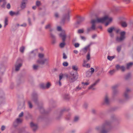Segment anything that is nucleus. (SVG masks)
Wrapping results in <instances>:
<instances>
[{
  "label": "nucleus",
  "instance_id": "50",
  "mask_svg": "<svg viewBox=\"0 0 133 133\" xmlns=\"http://www.w3.org/2000/svg\"><path fill=\"white\" fill-rule=\"evenodd\" d=\"M57 30L58 31H62V30L60 26H58L57 28Z\"/></svg>",
  "mask_w": 133,
  "mask_h": 133
},
{
  "label": "nucleus",
  "instance_id": "33",
  "mask_svg": "<svg viewBox=\"0 0 133 133\" xmlns=\"http://www.w3.org/2000/svg\"><path fill=\"white\" fill-rule=\"evenodd\" d=\"M63 66H67L68 65V63L67 62H64L63 63Z\"/></svg>",
  "mask_w": 133,
  "mask_h": 133
},
{
  "label": "nucleus",
  "instance_id": "18",
  "mask_svg": "<svg viewBox=\"0 0 133 133\" xmlns=\"http://www.w3.org/2000/svg\"><path fill=\"white\" fill-rule=\"evenodd\" d=\"M32 101L35 102V103H36L37 101V99L36 95H32Z\"/></svg>",
  "mask_w": 133,
  "mask_h": 133
},
{
  "label": "nucleus",
  "instance_id": "58",
  "mask_svg": "<svg viewBox=\"0 0 133 133\" xmlns=\"http://www.w3.org/2000/svg\"><path fill=\"white\" fill-rule=\"evenodd\" d=\"M124 1L127 3H129L131 0H124Z\"/></svg>",
  "mask_w": 133,
  "mask_h": 133
},
{
  "label": "nucleus",
  "instance_id": "14",
  "mask_svg": "<svg viewBox=\"0 0 133 133\" xmlns=\"http://www.w3.org/2000/svg\"><path fill=\"white\" fill-rule=\"evenodd\" d=\"M71 12L70 11H68L67 14L64 15L63 16V20H67V21H69V13Z\"/></svg>",
  "mask_w": 133,
  "mask_h": 133
},
{
  "label": "nucleus",
  "instance_id": "57",
  "mask_svg": "<svg viewBox=\"0 0 133 133\" xmlns=\"http://www.w3.org/2000/svg\"><path fill=\"white\" fill-rule=\"evenodd\" d=\"M80 37H81V39L85 41L86 39L85 38L84 36H81Z\"/></svg>",
  "mask_w": 133,
  "mask_h": 133
},
{
  "label": "nucleus",
  "instance_id": "36",
  "mask_svg": "<svg viewBox=\"0 0 133 133\" xmlns=\"http://www.w3.org/2000/svg\"><path fill=\"white\" fill-rule=\"evenodd\" d=\"M41 4V2L39 1H37L36 2V5L37 6H39Z\"/></svg>",
  "mask_w": 133,
  "mask_h": 133
},
{
  "label": "nucleus",
  "instance_id": "5",
  "mask_svg": "<svg viewBox=\"0 0 133 133\" xmlns=\"http://www.w3.org/2000/svg\"><path fill=\"white\" fill-rule=\"evenodd\" d=\"M59 36L62 39L63 41H65L66 38V35L65 31L64 30H62L60 33L59 34Z\"/></svg>",
  "mask_w": 133,
  "mask_h": 133
},
{
  "label": "nucleus",
  "instance_id": "41",
  "mask_svg": "<svg viewBox=\"0 0 133 133\" xmlns=\"http://www.w3.org/2000/svg\"><path fill=\"white\" fill-rule=\"evenodd\" d=\"M44 54H39L38 57L40 58H42L44 57Z\"/></svg>",
  "mask_w": 133,
  "mask_h": 133
},
{
  "label": "nucleus",
  "instance_id": "24",
  "mask_svg": "<svg viewBox=\"0 0 133 133\" xmlns=\"http://www.w3.org/2000/svg\"><path fill=\"white\" fill-rule=\"evenodd\" d=\"M81 88L80 87L79 85L76 88L74 89V91H78L81 90Z\"/></svg>",
  "mask_w": 133,
  "mask_h": 133
},
{
  "label": "nucleus",
  "instance_id": "59",
  "mask_svg": "<svg viewBox=\"0 0 133 133\" xmlns=\"http://www.w3.org/2000/svg\"><path fill=\"white\" fill-rule=\"evenodd\" d=\"M96 36L97 35L95 34L92 36V37L93 39H94Z\"/></svg>",
  "mask_w": 133,
  "mask_h": 133
},
{
  "label": "nucleus",
  "instance_id": "40",
  "mask_svg": "<svg viewBox=\"0 0 133 133\" xmlns=\"http://www.w3.org/2000/svg\"><path fill=\"white\" fill-rule=\"evenodd\" d=\"M116 68L117 70L121 69V66H119V65H117L116 66Z\"/></svg>",
  "mask_w": 133,
  "mask_h": 133
},
{
  "label": "nucleus",
  "instance_id": "27",
  "mask_svg": "<svg viewBox=\"0 0 133 133\" xmlns=\"http://www.w3.org/2000/svg\"><path fill=\"white\" fill-rule=\"evenodd\" d=\"M86 58L87 59L88 61L90 60V53L89 52H88V54Z\"/></svg>",
  "mask_w": 133,
  "mask_h": 133
},
{
  "label": "nucleus",
  "instance_id": "28",
  "mask_svg": "<svg viewBox=\"0 0 133 133\" xmlns=\"http://www.w3.org/2000/svg\"><path fill=\"white\" fill-rule=\"evenodd\" d=\"M84 32V30L83 29H79L78 30V32L79 34L83 33Z\"/></svg>",
  "mask_w": 133,
  "mask_h": 133
},
{
  "label": "nucleus",
  "instance_id": "62",
  "mask_svg": "<svg viewBox=\"0 0 133 133\" xmlns=\"http://www.w3.org/2000/svg\"><path fill=\"white\" fill-rule=\"evenodd\" d=\"M26 23H24L23 24L21 25L20 26H21L25 27L26 26Z\"/></svg>",
  "mask_w": 133,
  "mask_h": 133
},
{
  "label": "nucleus",
  "instance_id": "55",
  "mask_svg": "<svg viewBox=\"0 0 133 133\" xmlns=\"http://www.w3.org/2000/svg\"><path fill=\"white\" fill-rule=\"evenodd\" d=\"M6 7L8 9H9L10 8V5L9 3H8L6 5Z\"/></svg>",
  "mask_w": 133,
  "mask_h": 133
},
{
  "label": "nucleus",
  "instance_id": "46",
  "mask_svg": "<svg viewBox=\"0 0 133 133\" xmlns=\"http://www.w3.org/2000/svg\"><path fill=\"white\" fill-rule=\"evenodd\" d=\"M92 30V29H91V27L88 28H87V32L88 33L90 31H91Z\"/></svg>",
  "mask_w": 133,
  "mask_h": 133
},
{
  "label": "nucleus",
  "instance_id": "15",
  "mask_svg": "<svg viewBox=\"0 0 133 133\" xmlns=\"http://www.w3.org/2000/svg\"><path fill=\"white\" fill-rule=\"evenodd\" d=\"M104 101L106 104H108L110 103V100L107 95H106L105 97Z\"/></svg>",
  "mask_w": 133,
  "mask_h": 133
},
{
  "label": "nucleus",
  "instance_id": "26",
  "mask_svg": "<svg viewBox=\"0 0 133 133\" xmlns=\"http://www.w3.org/2000/svg\"><path fill=\"white\" fill-rule=\"evenodd\" d=\"M133 65V63L130 62L127 64V69H129Z\"/></svg>",
  "mask_w": 133,
  "mask_h": 133
},
{
  "label": "nucleus",
  "instance_id": "22",
  "mask_svg": "<svg viewBox=\"0 0 133 133\" xmlns=\"http://www.w3.org/2000/svg\"><path fill=\"white\" fill-rule=\"evenodd\" d=\"M114 29V27H111L108 29V31L109 33H111Z\"/></svg>",
  "mask_w": 133,
  "mask_h": 133
},
{
  "label": "nucleus",
  "instance_id": "64",
  "mask_svg": "<svg viewBox=\"0 0 133 133\" xmlns=\"http://www.w3.org/2000/svg\"><path fill=\"white\" fill-rule=\"evenodd\" d=\"M74 52L75 54H77L78 53V51L77 50H74Z\"/></svg>",
  "mask_w": 133,
  "mask_h": 133
},
{
  "label": "nucleus",
  "instance_id": "8",
  "mask_svg": "<svg viewBox=\"0 0 133 133\" xmlns=\"http://www.w3.org/2000/svg\"><path fill=\"white\" fill-rule=\"evenodd\" d=\"M22 120L20 118H17L14 122L13 125L14 126L16 127L21 123L22 122Z\"/></svg>",
  "mask_w": 133,
  "mask_h": 133
},
{
  "label": "nucleus",
  "instance_id": "12",
  "mask_svg": "<svg viewBox=\"0 0 133 133\" xmlns=\"http://www.w3.org/2000/svg\"><path fill=\"white\" fill-rule=\"evenodd\" d=\"M99 80L96 81L94 83L91 85L88 88L89 90H94L95 89V86L99 82Z\"/></svg>",
  "mask_w": 133,
  "mask_h": 133
},
{
  "label": "nucleus",
  "instance_id": "7",
  "mask_svg": "<svg viewBox=\"0 0 133 133\" xmlns=\"http://www.w3.org/2000/svg\"><path fill=\"white\" fill-rule=\"evenodd\" d=\"M49 62L48 58H45L43 60L39 59L37 60V62L41 64H44L45 63H48Z\"/></svg>",
  "mask_w": 133,
  "mask_h": 133
},
{
  "label": "nucleus",
  "instance_id": "32",
  "mask_svg": "<svg viewBox=\"0 0 133 133\" xmlns=\"http://www.w3.org/2000/svg\"><path fill=\"white\" fill-rule=\"evenodd\" d=\"M10 15L11 16H13L15 15V12L12 11H10L9 12Z\"/></svg>",
  "mask_w": 133,
  "mask_h": 133
},
{
  "label": "nucleus",
  "instance_id": "3",
  "mask_svg": "<svg viewBox=\"0 0 133 133\" xmlns=\"http://www.w3.org/2000/svg\"><path fill=\"white\" fill-rule=\"evenodd\" d=\"M65 76L68 78L69 81L70 83L74 82L77 79V76L76 74H75L74 71H72L69 75L65 74Z\"/></svg>",
  "mask_w": 133,
  "mask_h": 133
},
{
  "label": "nucleus",
  "instance_id": "63",
  "mask_svg": "<svg viewBox=\"0 0 133 133\" xmlns=\"http://www.w3.org/2000/svg\"><path fill=\"white\" fill-rule=\"evenodd\" d=\"M19 11H17V12H15V15H17L19 14Z\"/></svg>",
  "mask_w": 133,
  "mask_h": 133
},
{
  "label": "nucleus",
  "instance_id": "49",
  "mask_svg": "<svg viewBox=\"0 0 133 133\" xmlns=\"http://www.w3.org/2000/svg\"><path fill=\"white\" fill-rule=\"evenodd\" d=\"M122 71H124L125 69V67L123 66H121V69Z\"/></svg>",
  "mask_w": 133,
  "mask_h": 133
},
{
  "label": "nucleus",
  "instance_id": "9",
  "mask_svg": "<svg viewBox=\"0 0 133 133\" xmlns=\"http://www.w3.org/2000/svg\"><path fill=\"white\" fill-rule=\"evenodd\" d=\"M22 64L21 63H18L17 62L15 65V70L16 71H18L20 67L22 66Z\"/></svg>",
  "mask_w": 133,
  "mask_h": 133
},
{
  "label": "nucleus",
  "instance_id": "10",
  "mask_svg": "<svg viewBox=\"0 0 133 133\" xmlns=\"http://www.w3.org/2000/svg\"><path fill=\"white\" fill-rule=\"evenodd\" d=\"M130 91V89H129L127 88L126 89L125 92H124V98L126 99H128L129 98V97L128 95V93Z\"/></svg>",
  "mask_w": 133,
  "mask_h": 133
},
{
  "label": "nucleus",
  "instance_id": "16",
  "mask_svg": "<svg viewBox=\"0 0 133 133\" xmlns=\"http://www.w3.org/2000/svg\"><path fill=\"white\" fill-rule=\"evenodd\" d=\"M6 3V2L5 0H0V4L2 5V7H4Z\"/></svg>",
  "mask_w": 133,
  "mask_h": 133
},
{
  "label": "nucleus",
  "instance_id": "6",
  "mask_svg": "<svg viewBox=\"0 0 133 133\" xmlns=\"http://www.w3.org/2000/svg\"><path fill=\"white\" fill-rule=\"evenodd\" d=\"M51 24H48L45 26V29H49V31L50 32V34L51 37L53 38H55V36L51 33V32L53 30V29L51 28Z\"/></svg>",
  "mask_w": 133,
  "mask_h": 133
},
{
  "label": "nucleus",
  "instance_id": "53",
  "mask_svg": "<svg viewBox=\"0 0 133 133\" xmlns=\"http://www.w3.org/2000/svg\"><path fill=\"white\" fill-rule=\"evenodd\" d=\"M23 112H22L19 115V117H22L23 115Z\"/></svg>",
  "mask_w": 133,
  "mask_h": 133
},
{
  "label": "nucleus",
  "instance_id": "20",
  "mask_svg": "<svg viewBox=\"0 0 133 133\" xmlns=\"http://www.w3.org/2000/svg\"><path fill=\"white\" fill-rule=\"evenodd\" d=\"M8 24V20L7 17H6L4 21V27H5Z\"/></svg>",
  "mask_w": 133,
  "mask_h": 133
},
{
  "label": "nucleus",
  "instance_id": "43",
  "mask_svg": "<svg viewBox=\"0 0 133 133\" xmlns=\"http://www.w3.org/2000/svg\"><path fill=\"white\" fill-rule=\"evenodd\" d=\"M89 83H90L89 82H85V83L83 82L82 83V84H83L84 85H88L89 84Z\"/></svg>",
  "mask_w": 133,
  "mask_h": 133
},
{
  "label": "nucleus",
  "instance_id": "1",
  "mask_svg": "<svg viewBox=\"0 0 133 133\" xmlns=\"http://www.w3.org/2000/svg\"><path fill=\"white\" fill-rule=\"evenodd\" d=\"M112 17H109L108 15L105 16L102 18H97L96 19H93L91 20V23L92 25L91 27L92 30H95L96 28L95 24L97 23L105 22V25L107 26L112 22Z\"/></svg>",
  "mask_w": 133,
  "mask_h": 133
},
{
  "label": "nucleus",
  "instance_id": "51",
  "mask_svg": "<svg viewBox=\"0 0 133 133\" xmlns=\"http://www.w3.org/2000/svg\"><path fill=\"white\" fill-rule=\"evenodd\" d=\"M88 105L87 103H85L83 105V107L84 108H86L88 107Z\"/></svg>",
  "mask_w": 133,
  "mask_h": 133
},
{
  "label": "nucleus",
  "instance_id": "61",
  "mask_svg": "<svg viewBox=\"0 0 133 133\" xmlns=\"http://www.w3.org/2000/svg\"><path fill=\"white\" fill-rule=\"evenodd\" d=\"M28 21L29 23V25H31V20L30 18H28Z\"/></svg>",
  "mask_w": 133,
  "mask_h": 133
},
{
  "label": "nucleus",
  "instance_id": "34",
  "mask_svg": "<svg viewBox=\"0 0 133 133\" xmlns=\"http://www.w3.org/2000/svg\"><path fill=\"white\" fill-rule=\"evenodd\" d=\"M28 104L30 108H31L32 107V105L31 104V102L30 101L28 102Z\"/></svg>",
  "mask_w": 133,
  "mask_h": 133
},
{
  "label": "nucleus",
  "instance_id": "44",
  "mask_svg": "<svg viewBox=\"0 0 133 133\" xmlns=\"http://www.w3.org/2000/svg\"><path fill=\"white\" fill-rule=\"evenodd\" d=\"M38 67V66L37 65H34L33 66V68L34 70H36Z\"/></svg>",
  "mask_w": 133,
  "mask_h": 133
},
{
  "label": "nucleus",
  "instance_id": "35",
  "mask_svg": "<svg viewBox=\"0 0 133 133\" xmlns=\"http://www.w3.org/2000/svg\"><path fill=\"white\" fill-rule=\"evenodd\" d=\"M79 117L77 116H76L74 118V121L76 122L77 121L79 120Z\"/></svg>",
  "mask_w": 133,
  "mask_h": 133
},
{
  "label": "nucleus",
  "instance_id": "47",
  "mask_svg": "<svg viewBox=\"0 0 133 133\" xmlns=\"http://www.w3.org/2000/svg\"><path fill=\"white\" fill-rule=\"evenodd\" d=\"M79 44L78 43H75L74 44V46L76 48L78 47L79 46Z\"/></svg>",
  "mask_w": 133,
  "mask_h": 133
},
{
  "label": "nucleus",
  "instance_id": "54",
  "mask_svg": "<svg viewBox=\"0 0 133 133\" xmlns=\"http://www.w3.org/2000/svg\"><path fill=\"white\" fill-rule=\"evenodd\" d=\"M95 44V43L93 42H91L88 45L89 47L92 44Z\"/></svg>",
  "mask_w": 133,
  "mask_h": 133
},
{
  "label": "nucleus",
  "instance_id": "38",
  "mask_svg": "<svg viewBox=\"0 0 133 133\" xmlns=\"http://www.w3.org/2000/svg\"><path fill=\"white\" fill-rule=\"evenodd\" d=\"M107 58L108 59L111 61L114 58V56H108Z\"/></svg>",
  "mask_w": 133,
  "mask_h": 133
},
{
  "label": "nucleus",
  "instance_id": "42",
  "mask_svg": "<svg viewBox=\"0 0 133 133\" xmlns=\"http://www.w3.org/2000/svg\"><path fill=\"white\" fill-rule=\"evenodd\" d=\"M121 46H118L117 47V51L118 52H119L121 50Z\"/></svg>",
  "mask_w": 133,
  "mask_h": 133
},
{
  "label": "nucleus",
  "instance_id": "39",
  "mask_svg": "<svg viewBox=\"0 0 133 133\" xmlns=\"http://www.w3.org/2000/svg\"><path fill=\"white\" fill-rule=\"evenodd\" d=\"M61 81H59V80L58 82H56V84L57 85H59V86H61L62 85V83L61 82Z\"/></svg>",
  "mask_w": 133,
  "mask_h": 133
},
{
  "label": "nucleus",
  "instance_id": "11",
  "mask_svg": "<svg viewBox=\"0 0 133 133\" xmlns=\"http://www.w3.org/2000/svg\"><path fill=\"white\" fill-rule=\"evenodd\" d=\"M28 0H23L21 5V9H23L25 8L26 6V4L27 3Z\"/></svg>",
  "mask_w": 133,
  "mask_h": 133
},
{
  "label": "nucleus",
  "instance_id": "17",
  "mask_svg": "<svg viewBox=\"0 0 133 133\" xmlns=\"http://www.w3.org/2000/svg\"><path fill=\"white\" fill-rule=\"evenodd\" d=\"M121 26L123 27H126L127 26V23L125 21H122L121 23Z\"/></svg>",
  "mask_w": 133,
  "mask_h": 133
},
{
  "label": "nucleus",
  "instance_id": "48",
  "mask_svg": "<svg viewBox=\"0 0 133 133\" xmlns=\"http://www.w3.org/2000/svg\"><path fill=\"white\" fill-rule=\"evenodd\" d=\"M5 126L2 125L1 127V130L2 131H4L5 129Z\"/></svg>",
  "mask_w": 133,
  "mask_h": 133
},
{
  "label": "nucleus",
  "instance_id": "31",
  "mask_svg": "<svg viewBox=\"0 0 133 133\" xmlns=\"http://www.w3.org/2000/svg\"><path fill=\"white\" fill-rule=\"evenodd\" d=\"M89 47H88V46L87 45V46H86V47H85L83 49V51L85 52H86L87 51V49H88V48H89Z\"/></svg>",
  "mask_w": 133,
  "mask_h": 133
},
{
  "label": "nucleus",
  "instance_id": "19",
  "mask_svg": "<svg viewBox=\"0 0 133 133\" xmlns=\"http://www.w3.org/2000/svg\"><path fill=\"white\" fill-rule=\"evenodd\" d=\"M92 75V74L89 71H87L86 73V76L87 77H90Z\"/></svg>",
  "mask_w": 133,
  "mask_h": 133
},
{
  "label": "nucleus",
  "instance_id": "30",
  "mask_svg": "<svg viewBox=\"0 0 133 133\" xmlns=\"http://www.w3.org/2000/svg\"><path fill=\"white\" fill-rule=\"evenodd\" d=\"M25 49V48L24 46H22L20 48V51L22 52H23Z\"/></svg>",
  "mask_w": 133,
  "mask_h": 133
},
{
  "label": "nucleus",
  "instance_id": "25",
  "mask_svg": "<svg viewBox=\"0 0 133 133\" xmlns=\"http://www.w3.org/2000/svg\"><path fill=\"white\" fill-rule=\"evenodd\" d=\"M64 74H63L62 73H61L59 75V81H61V80L62 79V78H63V76H65L64 75Z\"/></svg>",
  "mask_w": 133,
  "mask_h": 133
},
{
  "label": "nucleus",
  "instance_id": "52",
  "mask_svg": "<svg viewBox=\"0 0 133 133\" xmlns=\"http://www.w3.org/2000/svg\"><path fill=\"white\" fill-rule=\"evenodd\" d=\"M63 59H66L67 58V56L65 53L63 54Z\"/></svg>",
  "mask_w": 133,
  "mask_h": 133
},
{
  "label": "nucleus",
  "instance_id": "23",
  "mask_svg": "<svg viewBox=\"0 0 133 133\" xmlns=\"http://www.w3.org/2000/svg\"><path fill=\"white\" fill-rule=\"evenodd\" d=\"M51 86V84L49 82H48L46 83L45 85V89H48Z\"/></svg>",
  "mask_w": 133,
  "mask_h": 133
},
{
  "label": "nucleus",
  "instance_id": "45",
  "mask_svg": "<svg viewBox=\"0 0 133 133\" xmlns=\"http://www.w3.org/2000/svg\"><path fill=\"white\" fill-rule=\"evenodd\" d=\"M115 71V70H113L109 71V73L111 75L113 74Z\"/></svg>",
  "mask_w": 133,
  "mask_h": 133
},
{
  "label": "nucleus",
  "instance_id": "13",
  "mask_svg": "<svg viewBox=\"0 0 133 133\" xmlns=\"http://www.w3.org/2000/svg\"><path fill=\"white\" fill-rule=\"evenodd\" d=\"M30 125L34 131H35L37 129V125L34 124L32 122H31L30 123Z\"/></svg>",
  "mask_w": 133,
  "mask_h": 133
},
{
  "label": "nucleus",
  "instance_id": "21",
  "mask_svg": "<svg viewBox=\"0 0 133 133\" xmlns=\"http://www.w3.org/2000/svg\"><path fill=\"white\" fill-rule=\"evenodd\" d=\"M65 45V41H63V42L60 43L59 44V46L61 48H63L64 47Z\"/></svg>",
  "mask_w": 133,
  "mask_h": 133
},
{
  "label": "nucleus",
  "instance_id": "37",
  "mask_svg": "<svg viewBox=\"0 0 133 133\" xmlns=\"http://www.w3.org/2000/svg\"><path fill=\"white\" fill-rule=\"evenodd\" d=\"M72 69L75 70L77 71L78 69V68L77 66L75 65H74L72 66Z\"/></svg>",
  "mask_w": 133,
  "mask_h": 133
},
{
  "label": "nucleus",
  "instance_id": "56",
  "mask_svg": "<svg viewBox=\"0 0 133 133\" xmlns=\"http://www.w3.org/2000/svg\"><path fill=\"white\" fill-rule=\"evenodd\" d=\"M55 17L56 18H57L59 16V15L58 13H55Z\"/></svg>",
  "mask_w": 133,
  "mask_h": 133
},
{
  "label": "nucleus",
  "instance_id": "4",
  "mask_svg": "<svg viewBox=\"0 0 133 133\" xmlns=\"http://www.w3.org/2000/svg\"><path fill=\"white\" fill-rule=\"evenodd\" d=\"M125 32L124 31H122L120 33V37H117L116 39V41L118 42H121L125 38Z\"/></svg>",
  "mask_w": 133,
  "mask_h": 133
},
{
  "label": "nucleus",
  "instance_id": "2",
  "mask_svg": "<svg viewBox=\"0 0 133 133\" xmlns=\"http://www.w3.org/2000/svg\"><path fill=\"white\" fill-rule=\"evenodd\" d=\"M111 122L109 121L105 122L101 127L96 128V130L100 131L101 133H107L111 128Z\"/></svg>",
  "mask_w": 133,
  "mask_h": 133
},
{
  "label": "nucleus",
  "instance_id": "29",
  "mask_svg": "<svg viewBox=\"0 0 133 133\" xmlns=\"http://www.w3.org/2000/svg\"><path fill=\"white\" fill-rule=\"evenodd\" d=\"M40 87L42 89H45V85L44 84H41L40 85Z\"/></svg>",
  "mask_w": 133,
  "mask_h": 133
},
{
  "label": "nucleus",
  "instance_id": "60",
  "mask_svg": "<svg viewBox=\"0 0 133 133\" xmlns=\"http://www.w3.org/2000/svg\"><path fill=\"white\" fill-rule=\"evenodd\" d=\"M91 71H90V72L92 74L94 72V69L92 68H91Z\"/></svg>",
  "mask_w": 133,
  "mask_h": 133
}]
</instances>
